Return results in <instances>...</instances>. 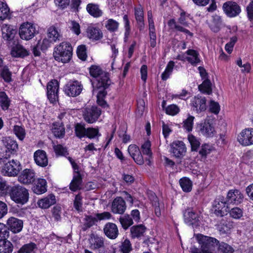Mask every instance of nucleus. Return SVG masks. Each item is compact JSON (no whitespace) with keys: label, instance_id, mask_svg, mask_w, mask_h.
Segmentation results:
<instances>
[{"label":"nucleus","instance_id":"1","mask_svg":"<svg viewBox=\"0 0 253 253\" xmlns=\"http://www.w3.org/2000/svg\"><path fill=\"white\" fill-rule=\"evenodd\" d=\"M73 54V48L71 44L63 42L54 48L53 56L55 60L63 63L69 62Z\"/></svg>","mask_w":253,"mask_h":253},{"label":"nucleus","instance_id":"2","mask_svg":"<svg viewBox=\"0 0 253 253\" xmlns=\"http://www.w3.org/2000/svg\"><path fill=\"white\" fill-rule=\"evenodd\" d=\"M89 73L91 76L97 79V83L95 84L96 88H107L111 84V80L109 77V74L104 72L100 67L92 65L89 69Z\"/></svg>","mask_w":253,"mask_h":253},{"label":"nucleus","instance_id":"3","mask_svg":"<svg viewBox=\"0 0 253 253\" xmlns=\"http://www.w3.org/2000/svg\"><path fill=\"white\" fill-rule=\"evenodd\" d=\"M8 195L13 202L21 205L26 204L29 200L28 190L25 187L20 185L12 186L10 188Z\"/></svg>","mask_w":253,"mask_h":253},{"label":"nucleus","instance_id":"4","mask_svg":"<svg viewBox=\"0 0 253 253\" xmlns=\"http://www.w3.org/2000/svg\"><path fill=\"white\" fill-rule=\"evenodd\" d=\"M199 243L203 253H218L219 241L216 239L201 235Z\"/></svg>","mask_w":253,"mask_h":253},{"label":"nucleus","instance_id":"5","mask_svg":"<svg viewBox=\"0 0 253 253\" xmlns=\"http://www.w3.org/2000/svg\"><path fill=\"white\" fill-rule=\"evenodd\" d=\"M21 169L22 166L20 162L12 159L4 164L1 172L4 176L14 177L18 175Z\"/></svg>","mask_w":253,"mask_h":253},{"label":"nucleus","instance_id":"6","mask_svg":"<svg viewBox=\"0 0 253 253\" xmlns=\"http://www.w3.org/2000/svg\"><path fill=\"white\" fill-rule=\"evenodd\" d=\"M38 33L36 26L30 22L23 23L20 26L19 30V34L20 38L26 41L32 39Z\"/></svg>","mask_w":253,"mask_h":253},{"label":"nucleus","instance_id":"7","mask_svg":"<svg viewBox=\"0 0 253 253\" xmlns=\"http://www.w3.org/2000/svg\"><path fill=\"white\" fill-rule=\"evenodd\" d=\"M83 88V86L81 82L71 81L64 86V91L68 96L74 97L79 95Z\"/></svg>","mask_w":253,"mask_h":253},{"label":"nucleus","instance_id":"8","mask_svg":"<svg viewBox=\"0 0 253 253\" xmlns=\"http://www.w3.org/2000/svg\"><path fill=\"white\" fill-rule=\"evenodd\" d=\"M101 113V111L99 108L92 106L90 108H85L83 112V115L86 122L92 124L98 120Z\"/></svg>","mask_w":253,"mask_h":253},{"label":"nucleus","instance_id":"9","mask_svg":"<svg viewBox=\"0 0 253 253\" xmlns=\"http://www.w3.org/2000/svg\"><path fill=\"white\" fill-rule=\"evenodd\" d=\"M47 96L52 103H56L58 99L59 83L56 80H52L47 85Z\"/></svg>","mask_w":253,"mask_h":253},{"label":"nucleus","instance_id":"10","mask_svg":"<svg viewBox=\"0 0 253 253\" xmlns=\"http://www.w3.org/2000/svg\"><path fill=\"white\" fill-rule=\"evenodd\" d=\"M227 202L224 197L219 196L214 200L212 203L213 213L217 216H223L225 212L223 209L228 207Z\"/></svg>","mask_w":253,"mask_h":253},{"label":"nucleus","instance_id":"11","mask_svg":"<svg viewBox=\"0 0 253 253\" xmlns=\"http://www.w3.org/2000/svg\"><path fill=\"white\" fill-rule=\"evenodd\" d=\"M18 181L24 185H29L36 180V173L33 169H24L18 178Z\"/></svg>","mask_w":253,"mask_h":253},{"label":"nucleus","instance_id":"12","mask_svg":"<svg viewBox=\"0 0 253 253\" xmlns=\"http://www.w3.org/2000/svg\"><path fill=\"white\" fill-rule=\"evenodd\" d=\"M222 7L224 12L229 17H235L241 12L240 6L234 1H228L225 2Z\"/></svg>","mask_w":253,"mask_h":253},{"label":"nucleus","instance_id":"13","mask_svg":"<svg viewBox=\"0 0 253 253\" xmlns=\"http://www.w3.org/2000/svg\"><path fill=\"white\" fill-rule=\"evenodd\" d=\"M238 140L243 146L253 144V128H246L242 130L238 137Z\"/></svg>","mask_w":253,"mask_h":253},{"label":"nucleus","instance_id":"14","mask_svg":"<svg viewBox=\"0 0 253 253\" xmlns=\"http://www.w3.org/2000/svg\"><path fill=\"white\" fill-rule=\"evenodd\" d=\"M206 102L207 100L205 97L197 95L192 99L190 104L193 110L199 113L206 110Z\"/></svg>","mask_w":253,"mask_h":253},{"label":"nucleus","instance_id":"15","mask_svg":"<svg viewBox=\"0 0 253 253\" xmlns=\"http://www.w3.org/2000/svg\"><path fill=\"white\" fill-rule=\"evenodd\" d=\"M171 152L176 158H182L186 152V147L183 141L176 140L171 144Z\"/></svg>","mask_w":253,"mask_h":253},{"label":"nucleus","instance_id":"16","mask_svg":"<svg viewBox=\"0 0 253 253\" xmlns=\"http://www.w3.org/2000/svg\"><path fill=\"white\" fill-rule=\"evenodd\" d=\"M243 198L244 196L241 192L238 190L235 189L228 191L225 199L228 205L230 204L238 205L242 203Z\"/></svg>","mask_w":253,"mask_h":253},{"label":"nucleus","instance_id":"17","mask_svg":"<svg viewBox=\"0 0 253 253\" xmlns=\"http://www.w3.org/2000/svg\"><path fill=\"white\" fill-rule=\"evenodd\" d=\"M126 209L125 201L121 197H117L112 203L111 211L114 213L123 214Z\"/></svg>","mask_w":253,"mask_h":253},{"label":"nucleus","instance_id":"18","mask_svg":"<svg viewBox=\"0 0 253 253\" xmlns=\"http://www.w3.org/2000/svg\"><path fill=\"white\" fill-rule=\"evenodd\" d=\"M72 166L74 169V172L73 180L70 185V189L73 191H76L79 189V187L82 183V178L79 171V166L76 162L73 163Z\"/></svg>","mask_w":253,"mask_h":253},{"label":"nucleus","instance_id":"19","mask_svg":"<svg viewBox=\"0 0 253 253\" xmlns=\"http://www.w3.org/2000/svg\"><path fill=\"white\" fill-rule=\"evenodd\" d=\"M46 36L53 43L61 41L63 38L61 30L55 26H51L47 29Z\"/></svg>","mask_w":253,"mask_h":253},{"label":"nucleus","instance_id":"20","mask_svg":"<svg viewBox=\"0 0 253 253\" xmlns=\"http://www.w3.org/2000/svg\"><path fill=\"white\" fill-rule=\"evenodd\" d=\"M7 224L10 229L13 233L20 232L23 226V221L14 217H11L7 221Z\"/></svg>","mask_w":253,"mask_h":253},{"label":"nucleus","instance_id":"21","mask_svg":"<svg viewBox=\"0 0 253 253\" xmlns=\"http://www.w3.org/2000/svg\"><path fill=\"white\" fill-rule=\"evenodd\" d=\"M89 243V248L93 250L102 248L104 246V238L94 234L90 235Z\"/></svg>","mask_w":253,"mask_h":253},{"label":"nucleus","instance_id":"22","mask_svg":"<svg viewBox=\"0 0 253 253\" xmlns=\"http://www.w3.org/2000/svg\"><path fill=\"white\" fill-rule=\"evenodd\" d=\"M200 131L204 136L207 137H212L215 132L212 124L209 121H205L200 124Z\"/></svg>","mask_w":253,"mask_h":253},{"label":"nucleus","instance_id":"23","mask_svg":"<svg viewBox=\"0 0 253 253\" xmlns=\"http://www.w3.org/2000/svg\"><path fill=\"white\" fill-rule=\"evenodd\" d=\"M127 150L130 156L137 164L142 165L144 163L141 152L135 145H130Z\"/></svg>","mask_w":253,"mask_h":253},{"label":"nucleus","instance_id":"24","mask_svg":"<svg viewBox=\"0 0 253 253\" xmlns=\"http://www.w3.org/2000/svg\"><path fill=\"white\" fill-rule=\"evenodd\" d=\"M35 163L38 166L45 167L48 164V159L45 152L42 150H38L34 155Z\"/></svg>","mask_w":253,"mask_h":253},{"label":"nucleus","instance_id":"25","mask_svg":"<svg viewBox=\"0 0 253 253\" xmlns=\"http://www.w3.org/2000/svg\"><path fill=\"white\" fill-rule=\"evenodd\" d=\"M103 230L106 236L111 239H116L119 234L118 227L113 223L109 222L106 224Z\"/></svg>","mask_w":253,"mask_h":253},{"label":"nucleus","instance_id":"26","mask_svg":"<svg viewBox=\"0 0 253 253\" xmlns=\"http://www.w3.org/2000/svg\"><path fill=\"white\" fill-rule=\"evenodd\" d=\"M34 182L35 183L32 188L34 193L40 195L46 191V181L44 179L40 178Z\"/></svg>","mask_w":253,"mask_h":253},{"label":"nucleus","instance_id":"27","mask_svg":"<svg viewBox=\"0 0 253 253\" xmlns=\"http://www.w3.org/2000/svg\"><path fill=\"white\" fill-rule=\"evenodd\" d=\"M87 12L94 18H99L103 14V11L100 8L99 4L94 3H89L86 7Z\"/></svg>","mask_w":253,"mask_h":253},{"label":"nucleus","instance_id":"28","mask_svg":"<svg viewBox=\"0 0 253 253\" xmlns=\"http://www.w3.org/2000/svg\"><path fill=\"white\" fill-rule=\"evenodd\" d=\"M2 36L3 39L6 41L13 40L16 33L15 30L12 26L8 24H2L1 26Z\"/></svg>","mask_w":253,"mask_h":253},{"label":"nucleus","instance_id":"29","mask_svg":"<svg viewBox=\"0 0 253 253\" xmlns=\"http://www.w3.org/2000/svg\"><path fill=\"white\" fill-rule=\"evenodd\" d=\"M130 231L132 238H140L144 236L146 227L143 224L134 225L130 228Z\"/></svg>","mask_w":253,"mask_h":253},{"label":"nucleus","instance_id":"30","mask_svg":"<svg viewBox=\"0 0 253 253\" xmlns=\"http://www.w3.org/2000/svg\"><path fill=\"white\" fill-rule=\"evenodd\" d=\"M56 203L55 197L53 195H49L44 198L39 200L37 203L39 207L42 209H48Z\"/></svg>","mask_w":253,"mask_h":253},{"label":"nucleus","instance_id":"31","mask_svg":"<svg viewBox=\"0 0 253 253\" xmlns=\"http://www.w3.org/2000/svg\"><path fill=\"white\" fill-rule=\"evenodd\" d=\"M87 36L90 39L98 40L102 38V33L100 30L93 26H89L86 29Z\"/></svg>","mask_w":253,"mask_h":253},{"label":"nucleus","instance_id":"32","mask_svg":"<svg viewBox=\"0 0 253 253\" xmlns=\"http://www.w3.org/2000/svg\"><path fill=\"white\" fill-rule=\"evenodd\" d=\"M3 141L5 146L3 148L11 155L14 154L18 149V144L16 141L10 137L6 138Z\"/></svg>","mask_w":253,"mask_h":253},{"label":"nucleus","instance_id":"33","mask_svg":"<svg viewBox=\"0 0 253 253\" xmlns=\"http://www.w3.org/2000/svg\"><path fill=\"white\" fill-rule=\"evenodd\" d=\"M222 20L220 16L215 15L212 16V20L210 24V28L212 31L217 33L220 30Z\"/></svg>","mask_w":253,"mask_h":253},{"label":"nucleus","instance_id":"34","mask_svg":"<svg viewBox=\"0 0 253 253\" xmlns=\"http://www.w3.org/2000/svg\"><path fill=\"white\" fill-rule=\"evenodd\" d=\"M52 132L57 138H62L65 135V128L61 123L55 122L53 124Z\"/></svg>","mask_w":253,"mask_h":253},{"label":"nucleus","instance_id":"35","mask_svg":"<svg viewBox=\"0 0 253 253\" xmlns=\"http://www.w3.org/2000/svg\"><path fill=\"white\" fill-rule=\"evenodd\" d=\"M14 246L6 239L0 240V253H12Z\"/></svg>","mask_w":253,"mask_h":253},{"label":"nucleus","instance_id":"36","mask_svg":"<svg viewBox=\"0 0 253 253\" xmlns=\"http://www.w3.org/2000/svg\"><path fill=\"white\" fill-rule=\"evenodd\" d=\"M37 250L36 244L33 242L24 244L19 248L17 253H36Z\"/></svg>","mask_w":253,"mask_h":253},{"label":"nucleus","instance_id":"37","mask_svg":"<svg viewBox=\"0 0 253 253\" xmlns=\"http://www.w3.org/2000/svg\"><path fill=\"white\" fill-rule=\"evenodd\" d=\"M11 53L12 56L15 57H24L29 55L28 51L20 45L13 47Z\"/></svg>","mask_w":253,"mask_h":253},{"label":"nucleus","instance_id":"38","mask_svg":"<svg viewBox=\"0 0 253 253\" xmlns=\"http://www.w3.org/2000/svg\"><path fill=\"white\" fill-rule=\"evenodd\" d=\"M186 54L189 55L187 57V61L193 65H196L200 62L199 58V53L193 49H189L186 52Z\"/></svg>","mask_w":253,"mask_h":253},{"label":"nucleus","instance_id":"39","mask_svg":"<svg viewBox=\"0 0 253 253\" xmlns=\"http://www.w3.org/2000/svg\"><path fill=\"white\" fill-rule=\"evenodd\" d=\"M11 13L6 3L0 1V20L10 18Z\"/></svg>","mask_w":253,"mask_h":253},{"label":"nucleus","instance_id":"40","mask_svg":"<svg viewBox=\"0 0 253 253\" xmlns=\"http://www.w3.org/2000/svg\"><path fill=\"white\" fill-rule=\"evenodd\" d=\"M84 223L83 224L82 229L84 231L86 230L95 224L98 221L96 216H93L92 215H85L84 218Z\"/></svg>","mask_w":253,"mask_h":253},{"label":"nucleus","instance_id":"41","mask_svg":"<svg viewBox=\"0 0 253 253\" xmlns=\"http://www.w3.org/2000/svg\"><path fill=\"white\" fill-rule=\"evenodd\" d=\"M87 128L85 125L82 123H77L75 125V133L77 137L81 139L85 137Z\"/></svg>","mask_w":253,"mask_h":253},{"label":"nucleus","instance_id":"42","mask_svg":"<svg viewBox=\"0 0 253 253\" xmlns=\"http://www.w3.org/2000/svg\"><path fill=\"white\" fill-rule=\"evenodd\" d=\"M199 90L203 93L210 94L212 92L211 84L209 79L205 80L203 83L199 85Z\"/></svg>","mask_w":253,"mask_h":253},{"label":"nucleus","instance_id":"43","mask_svg":"<svg viewBox=\"0 0 253 253\" xmlns=\"http://www.w3.org/2000/svg\"><path fill=\"white\" fill-rule=\"evenodd\" d=\"M185 222L189 225H193L197 221V214L191 211H186L184 213Z\"/></svg>","mask_w":253,"mask_h":253},{"label":"nucleus","instance_id":"44","mask_svg":"<svg viewBox=\"0 0 253 253\" xmlns=\"http://www.w3.org/2000/svg\"><path fill=\"white\" fill-rule=\"evenodd\" d=\"M180 185L184 192H189L191 191L192 182L190 179L184 177L179 180Z\"/></svg>","mask_w":253,"mask_h":253},{"label":"nucleus","instance_id":"45","mask_svg":"<svg viewBox=\"0 0 253 253\" xmlns=\"http://www.w3.org/2000/svg\"><path fill=\"white\" fill-rule=\"evenodd\" d=\"M119 221L122 227L125 230L127 229L133 224L132 218L130 216V215L127 214L121 216L119 218Z\"/></svg>","mask_w":253,"mask_h":253},{"label":"nucleus","instance_id":"46","mask_svg":"<svg viewBox=\"0 0 253 253\" xmlns=\"http://www.w3.org/2000/svg\"><path fill=\"white\" fill-rule=\"evenodd\" d=\"M99 89L100 90L98 92L97 94V102L99 106L105 108L108 106L106 102L104 100V98L105 97L107 94V92L105 90L106 88L101 87Z\"/></svg>","mask_w":253,"mask_h":253},{"label":"nucleus","instance_id":"47","mask_svg":"<svg viewBox=\"0 0 253 253\" xmlns=\"http://www.w3.org/2000/svg\"><path fill=\"white\" fill-rule=\"evenodd\" d=\"M119 23L118 21L113 19H109L105 23V28L110 32H114L118 30Z\"/></svg>","mask_w":253,"mask_h":253},{"label":"nucleus","instance_id":"48","mask_svg":"<svg viewBox=\"0 0 253 253\" xmlns=\"http://www.w3.org/2000/svg\"><path fill=\"white\" fill-rule=\"evenodd\" d=\"M10 100L3 91L0 92V105L3 110H7L9 106Z\"/></svg>","mask_w":253,"mask_h":253},{"label":"nucleus","instance_id":"49","mask_svg":"<svg viewBox=\"0 0 253 253\" xmlns=\"http://www.w3.org/2000/svg\"><path fill=\"white\" fill-rule=\"evenodd\" d=\"M174 66V62L173 61H170L168 63L165 70L161 75L162 80L166 81L169 78L172 72Z\"/></svg>","mask_w":253,"mask_h":253},{"label":"nucleus","instance_id":"50","mask_svg":"<svg viewBox=\"0 0 253 253\" xmlns=\"http://www.w3.org/2000/svg\"><path fill=\"white\" fill-rule=\"evenodd\" d=\"M188 139L191 145V151H197L200 145L199 139L192 134L188 135Z\"/></svg>","mask_w":253,"mask_h":253},{"label":"nucleus","instance_id":"51","mask_svg":"<svg viewBox=\"0 0 253 253\" xmlns=\"http://www.w3.org/2000/svg\"><path fill=\"white\" fill-rule=\"evenodd\" d=\"M123 21L124 22V28H125V41L126 42L130 33V22L129 20L128 16L127 15L125 14L123 16Z\"/></svg>","mask_w":253,"mask_h":253},{"label":"nucleus","instance_id":"52","mask_svg":"<svg viewBox=\"0 0 253 253\" xmlns=\"http://www.w3.org/2000/svg\"><path fill=\"white\" fill-rule=\"evenodd\" d=\"M0 75L5 82L10 83L12 81V73L8 67L3 68L2 70L0 71Z\"/></svg>","mask_w":253,"mask_h":253},{"label":"nucleus","instance_id":"53","mask_svg":"<svg viewBox=\"0 0 253 253\" xmlns=\"http://www.w3.org/2000/svg\"><path fill=\"white\" fill-rule=\"evenodd\" d=\"M229 214L233 218L239 219L243 216V210L240 208L235 207L230 210Z\"/></svg>","mask_w":253,"mask_h":253},{"label":"nucleus","instance_id":"54","mask_svg":"<svg viewBox=\"0 0 253 253\" xmlns=\"http://www.w3.org/2000/svg\"><path fill=\"white\" fill-rule=\"evenodd\" d=\"M194 118V117L189 115L188 118L183 121V127L187 132L192 130Z\"/></svg>","mask_w":253,"mask_h":253},{"label":"nucleus","instance_id":"55","mask_svg":"<svg viewBox=\"0 0 253 253\" xmlns=\"http://www.w3.org/2000/svg\"><path fill=\"white\" fill-rule=\"evenodd\" d=\"M211 146L208 144H204L201 146L199 153L202 158L206 159L207 155L211 152Z\"/></svg>","mask_w":253,"mask_h":253},{"label":"nucleus","instance_id":"56","mask_svg":"<svg viewBox=\"0 0 253 253\" xmlns=\"http://www.w3.org/2000/svg\"><path fill=\"white\" fill-rule=\"evenodd\" d=\"M86 130L85 137L89 139L95 138L96 137H98L101 135L98 128L88 127Z\"/></svg>","mask_w":253,"mask_h":253},{"label":"nucleus","instance_id":"57","mask_svg":"<svg viewBox=\"0 0 253 253\" xmlns=\"http://www.w3.org/2000/svg\"><path fill=\"white\" fill-rule=\"evenodd\" d=\"M151 142L150 141L147 140L145 141L144 144L141 146V151L143 155H146L148 156L149 158H151L152 153L151 150Z\"/></svg>","mask_w":253,"mask_h":253},{"label":"nucleus","instance_id":"58","mask_svg":"<svg viewBox=\"0 0 253 253\" xmlns=\"http://www.w3.org/2000/svg\"><path fill=\"white\" fill-rule=\"evenodd\" d=\"M218 251H220L222 253H233L234 251L233 248L227 243L221 242L218 244Z\"/></svg>","mask_w":253,"mask_h":253},{"label":"nucleus","instance_id":"59","mask_svg":"<svg viewBox=\"0 0 253 253\" xmlns=\"http://www.w3.org/2000/svg\"><path fill=\"white\" fill-rule=\"evenodd\" d=\"M52 43H53L47 37L42 41H39L38 42V46L40 47L41 50L44 51L49 47Z\"/></svg>","mask_w":253,"mask_h":253},{"label":"nucleus","instance_id":"60","mask_svg":"<svg viewBox=\"0 0 253 253\" xmlns=\"http://www.w3.org/2000/svg\"><path fill=\"white\" fill-rule=\"evenodd\" d=\"M11 187L8 185L6 181L2 179L0 182V195L5 196L8 194L10 188Z\"/></svg>","mask_w":253,"mask_h":253},{"label":"nucleus","instance_id":"61","mask_svg":"<svg viewBox=\"0 0 253 253\" xmlns=\"http://www.w3.org/2000/svg\"><path fill=\"white\" fill-rule=\"evenodd\" d=\"M9 236L8 227L3 223H0V240L7 239Z\"/></svg>","mask_w":253,"mask_h":253},{"label":"nucleus","instance_id":"62","mask_svg":"<svg viewBox=\"0 0 253 253\" xmlns=\"http://www.w3.org/2000/svg\"><path fill=\"white\" fill-rule=\"evenodd\" d=\"M86 49L84 45H79L77 50L78 57L83 61H85L87 57Z\"/></svg>","mask_w":253,"mask_h":253},{"label":"nucleus","instance_id":"63","mask_svg":"<svg viewBox=\"0 0 253 253\" xmlns=\"http://www.w3.org/2000/svg\"><path fill=\"white\" fill-rule=\"evenodd\" d=\"M132 249L131 244L128 239L125 240L120 246V250L123 253H129Z\"/></svg>","mask_w":253,"mask_h":253},{"label":"nucleus","instance_id":"64","mask_svg":"<svg viewBox=\"0 0 253 253\" xmlns=\"http://www.w3.org/2000/svg\"><path fill=\"white\" fill-rule=\"evenodd\" d=\"M10 156L11 154L4 148L0 147V165L5 163Z\"/></svg>","mask_w":253,"mask_h":253}]
</instances>
